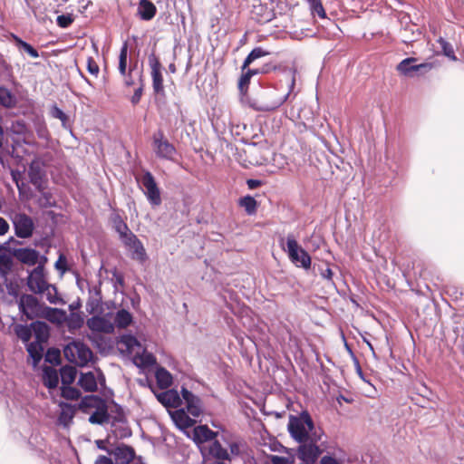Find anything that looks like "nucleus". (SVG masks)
Segmentation results:
<instances>
[{
    "label": "nucleus",
    "mask_w": 464,
    "mask_h": 464,
    "mask_svg": "<svg viewBox=\"0 0 464 464\" xmlns=\"http://www.w3.org/2000/svg\"><path fill=\"white\" fill-rule=\"evenodd\" d=\"M287 428L291 437L298 443L310 439L311 434L318 430L306 411H302L298 416H290Z\"/></svg>",
    "instance_id": "nucleus-1"
},
{
    "label": "nucleus",
    "mask_w": 464,
    "mask_h": 464,
    "mask_svg": "<svg viewBox=\"0 0 464 464\" xmlns=\"http://www.w3.org/2000/svg\"><path fill=\"white\" fill-rule=\"evenodd\" d=\"M324 430L318 428L317 431L311 434V438L299 442L296 449V456L304 464H315L319 457L323 454L324 449L323 443L319 445Z\"/></svg>",
    "instance_id": "nucleus-2"
},
{
    "label": "nucleus",
    "mask_w": 464,
    "mask_h": 464,
    "mask_svg": "<svg viewBox=\"0 0 464 464\" xmlns=\"http://www.w3.org/2000/svg\"><path fill=\"white\" fill-rule=\"evenodd\" d=\"M279 244L282 249L287 253L290 261L297 267L305 270L311 267V256L299 245L294 234H288L286 238L280 237Z\"/></svg>",
    "instance_id": "nucleus-3"
},
{
    "label": "nucleus",
    "mask_w": 464,
    "mask_h": 464,
    "mask_svg": "<svg viewBox=\"0 0 464 464\" xmlns=\"http://www.w3.org/2000/svg\"><path fill=\"white\" fill-rule=\"evenodd\" d=\"M14 235L18 238L26 239L33 236L35 225L33 218L25 213L16 212L11 217Z\"/></svg>",
    "instance_id": "nucleus-4"
},
{
    "label": "nucleus",
    "mask_w": 464,
    "mask_h": 464,
    "mask_svg": "<svg viewBox=\"0 0 464 464\" xmlns=\"http://www.w3.org/2000/svg\"><path fill=\"white\" fill-rule=\"evenodd\" d=\"M153 150L160 159L172 160L177 153L176 148L164 136L161 130L153 134Z\"/></svg>",
    "instance_id": "nucleus-5"
},
{
    "label": "nucleus",
    "mask_w": 464,
    "mask_h": 464,
    "mask_svg": "<svg viewBox=\"0 0 464 464\" xmlns=\"http://www.w3.org/2000/svg\"><path fill=\"white\" fill-rule=\"evenodd\" d=\"M139 181H140L144 188L143 192L149 203L152 207L160 206L161 204L160 190L153 175L150 171H145Z\"/></svg>",
    "instance_id": "nucleus-6"
},
{
    "label": "nucleus",
    "mask_w": 464,
    "mask_h": 464,
    "mask_svg": "<svg viewBox=\"0 0 464 464\" xmlns=\"http://www.w3.org/2000/svg\"><path fill=\"white\" fill-rule=\"evenodd\" d=\"M149 65L150 67V75L152 79L153 92L157 95L164 96L165 90L163 85L162 65L160 59L154 53L148 57Z\"/></svg>",
    "instance_id": "nucleus-7"
},
{
    "label": "nucleus",
    "mask_w": 464,
    "mask_h": 464,
    "mask_svg": "<svg viewBox=\"0 0 464 464\" xmlns=\"http://www.w3.org/2000/svg\"><path fill=\"white\" fill-rule=\"evenodd\" d=\"M123 245L131 251V258L137 260L140 263H143L147 259L146 250L141 243V241L137 237L135 234L127 233V235L123 236V238L121 239Z\"/></svg>",
    "instance_id": "nucleus-8"
},
{
    "label": "nucleus",
    "mask_w": 464,
    "mask_h": 464,
    "mask_svg": "<svg viewBox=\"0 0 464 464\" xmlns=\"http://www.w3.org/2000/svg\"><path fill=\"white\" fill-rule=\"evenodd\" d=\"M108 454L113 457L115 464H130L135 459V450L124 443L111 444Z\"/></svg>",
    "instance_id": "nucleus-9"
},
{
    "label": "nucleus",
    "mask_w": 464,
    "mask_h": 464,
    "mask_svg": "<svg viewBox=\"0 0 464 464\" xmlns=\"http://www.w3.org/2000/svg\"><path fill=\"white\" fill-rule=\"evenodd\" d=\"M44 263H40L28 276L27 286L31 292L44 294L46 290L49 283L44 278Z\"/></svg>",
    "instance_id": "nucleus-10"
},
{
    "label": "nucleus",
    "mask_w": 464,
    "mask_h": 464,
    "mask_svg": "<svg viewBox=\"0 0 464 464\" xmlns=\"http://www.w3.org/2000/svg\"><path fill=\"white\" fill-rule=\"evenodd\" d=\"M295 71L291 73V80L289 84L288 92L281 97L276 98L269 102H260L253 104V107L257 111H272L276 109L279 108L282 104H284L287 99L290 97L291 93L295 92Z\"/></svg>",
    "instance_id": "nucleus-11"
},
{
    "label": "nucleus",
    "mask_w": 464,
    "mask_h": 464,
    "mask_svg": "<svg viewBox=\"0 0 464 464\" xmlns=\"http://www.w3.org/2000/svg\"><path fill=\"white\" fill-rule=\"evenodd\" d=\"M20 312L32 320L39 309V302L33 295L24 294L18 301Z\"/></svg>",
    "instance_id": "nucleus-12"
},
{
    "label": "nucleus",
    "mask_w": 464,
    "mask_h": 464,
    "mask_svg": "<svg viewBox=\"0 0 464 464\" xmlns=\"http://www.w3.org/2000/svg\"><path fill=\"white\" fill-rule=\"evenodd\" d=\"M11 255L19 262L27 266H34L38 263L40 257V253L37 250L29 247L13 248Z\"/></svg>",
    "instance_id": "nucleus-13"
},
{
    "label": "nucleus",
    "mask_w": 464,
    "mask_h": 464,
    "mask_svg": "<svg viewBox=\"0 0 464 464\" xmlns=\"http://www.w3.org/2000/svg\"><path fill=\"white\" fill-rule=\"evenodd\" d=\"M181 395L186 402L187 411L193 417H199L202 413L201 401L187 388H181Z\"/></svg>",
    "instance_id": "nucleus-14"
},
{
    "label": "nucleus",
    "mask_w": 464,
    "mask_h": 464,
    "mask_svg": "<svg viewBox=\"0 0 464 464\" xmlns=\"http://www.w3.org/2000/svg\"><path fill=\"white\" fill-rule=\"evenodd\" d=\"M86 324L92 332L111 334L114 331V324L103 316L94 315L87 320Z\"/></svg>",
    "instance_id": "nucleus-15"
},
{
    "label": "nucleus",
    "mask_w": 464,
    "mask_h": 464,
    "mask_svg": "<svg viewBox=\"0 0 464 464\" xmlns=\"http://www.w3.org/2000/svg\"><path fill=\"white\" fill-rule=\"evenodd\" d=\"M28 176L30 182L38 191L44 189L45 172L38 162H32L29 166Z\"/></svg>",
    "instance_id": "nucleus-16"
},
{
    "label": "nucleus",
    "mask_w": 464,
    "mask_h": 464,
    "mask_svg": "<svg viewBox=\"0 0 464 464\" xmlns=\"http://www.w3.org/2000/svg\"><path fill=\"white\" fill-rule=\"evenodd\" d=\"M158 401L166 407L177 408L181 405V399L175 390H168L157 395Z\"/></svg>",
    "instance_id": "nucleus-17"
},
{
    "label": "nucleus",
    "mask_w": 464,
    "mask_h": 464,
    "mask_svg": "<svg viewBox=\"0 0 464 464\" xmlns=\"http://www.w3.org/2000/svg\"><path fill=\"white\" fill-rule=\"evenodd\" d=\"M73 346L76 351L77 362L84 365L92 359V352L87 344L81 341H73Z\"/></svg>",
    "instance_id": "nucleus-18"
},
{
    "label": "nucleus",
    "mask_w": 464,
    "mask_h": 464,
    "mask_svg": "<svg viewBox=\"0 0 464 464\" xmlns=\"http://www.w3.org/2000/svg\"><path fill=\"white\" fill-rule=\"evenodd\" d=\"M218 433L210 430L207 425H199L194 429V440L198 442H212Z\"/></svg>",
    "instance_id": "nucleus-19"
},
{
    "label": "nucleus",
    "mask_w": 464,
    "mask_h": 464,
    "mask_svg": "<svg viewBox=\"0 0 464 464\" xmlns=\"http://www.w3.org/2000/svg\"><path fill=\"white\" fill-rule=\"evenodd\" d=\"M157 12L155 5L150 0H140L138 6V14L144 21L151 20Z\"/></svg>",
    "instance_id": "nucleus-20"
},
{
    "label": "nucleus",
    "mask_w": 464,
    "mask_h": 464,
    "mask_svg": "<svg viewBox=\"0 0 464 464\" xmlns=\"http://www.w3.org/2000/svg\"><path fill=\"white\" fill-rule=\"evenodd\" d=\"M60 408L59 421L63 426H69L76 413V407L67 402H61Z\"/></svg>",
    "instance_id": "nucleus-21"
},
{
    "label": "nucleus",
    "mask_w": 464,
    "mask_h": 464,
    "mask_svg": "<svg viewBox=\"0 0 464 464\" xmlns=\"http://www.w3.org/2000/svg\"><path fill=\"white\" fill-rule=\"evenodd\" d=\"M208 452L209 454L215 458L216 459H218L217 461H219V460H229L230 461V454L228 453L227 450L223 448L221 443L215 440H213L209 447H208Z\"/></svg>",
    "instance_id": "nucleus-22"
},
{
    "label": "nucleus",
    "mask_w": 464,
    "mask_h": 464,
    "mask_svg": "<svg viewBox=\"0 0 464 464\" xmlns=\"http://www.w3.org/2000/svg\"><path fill=\"white\" fill-rule=\"evenodd\" d=\"M110 420V415L108 413L107 405L104 402H102V405H100L95 411L91 414L89 417V421L92 424H103L105 422H108Z\"/></svg>",
    "instance_id": "nucleus-23"
},
{
    "label": "nucleus",
    "mask_w": 464,
    "mask_h": 464,
    "mask_svg": "<svg viewBox=\"0 0 464 464\" xmlns=\"http://www.w3.org/2000/svg\"><path fill=\"white\" fill-rule=\"evenodd\" d=\"M11 37L19 52L25 53L32 58H38L40 56L38 51L30 44L14 34H11Z\"/></svg>",
    "instance_id": "nucleus-24"
},
{
    "label": "nucleus",
    "mask_w": 464,
    "mask_h": 464,
    "mask_svg": "<svg viewBox=\"0 0 464 464\" xmlns=\"http://www.w3.org/2000/svg\"><path fill=\"white\" fill-rule=\"evenodd\" d=\"M133 322L132 314L126 309L119 310L114 315V327L119 329H125L130 326Z\"/></svg>",
    "instance_id": "nucleus-25"
},
{
    "label": "nucleus",
    "mask_w": 464,
    "mask_h": 464,
    "mask_svg": "<svg viewBox=\"0 0 464 464\" xmlns=\"http://www.w3.org/2000/svg\"><path fill=\"white\" fill-rule=\"evenodd\" d=\"M416 61L417 59L414 57L405 58L397 65L396 69L401 74L412 77L415 75L417 69L415 64Z\"/></svg>",
    "instance_id": "nucleus-26"
},
{
    "label": "nucleus",
    "mask_w": 464,
    "mask_h": 464,
    "mask_svg": "<svg viewBox=\"0 0 464 464\" xmlns=\"http://www.w3.org/2000/svg\"><path fill=\"white\" fill-rule=\"evenodd\" d=\"M78 385L85 392H95L97 390V382L93 372H89L81 373L78 380Z\"/></svg>",
    "instance_id": "nucleus-27"
},
{
    "label": "nucleus",
    "mask_w": 464,
    "mask_h": 464,
    "mask_svg": "<svg viewBox=\"0 0 464 464\" xmlns=\"http://www.w3.org/2000/svg\"><path fill=\"white\" fill-rule=\"evenodd\" d=\"M105 401L99 396L96 395H86L82 398L78 409L82 411H87L89 409H97L100 405H102V402Z\"/></svg>",
    "instance_id": "nucleus-28"
},
{
    "label": "nucleus",
    "mask_w": 464,
    "mask_h": 464,
    "mask_svg": "<svg viewBox=\"0 0 464 464\" xmlns=\"http://www.w3.org/2000/svg\"><path fill=\"white\" fill-rule=\"evenodd\" d=\"M32 332L38 342H45L49 338V326L42 321H35L31 324Z\"/></svg>",
    "instance_id": "nucleus-29"
},
{
    "label": "nucleus",
    "mask_w": 464,
    "mask_h": 464,
    "mask_svg": "<svg viewBox=\"0 0 464 464\" xmlns=\"http://www.w3.org/2000/svg\"><path fill=\"white\" fill-rule=\"evenodd\" d=\"M90 297L86 304V309L89 314L95 313L101 306L102 304V293L101 289L94 287L93 290H90Z\"/></svg>",
    "instance_id": "nucleus-30"
},
{
    "label": "nucleus",
    "mask_w": 464,
    "mask_h": 464,
    "mask_svg": "<svg viewBox=\"0 0 464 464\" xmlns=\"http://www.w3.org/2000/svg\"><path fill=\"white\" fill-rule=\"evenodd\" d=\"M43 382L48 389H54L59 383V376L52 367H45L43 372Z\"/></svg>",
    "instance_id": "nucleus-31"
},
{
    "label": "nucleus",
    "mask_w": 464,
    "mask_h": 464,
    "mask_svg": "<svg viewBox=\"0 0 464 464\" xmlns=\"http://www.w3.org/2000/svg\"><path fill=\"white\" fill-rule=\"evenodd\" d=\"M155 377L160 389H167L172 384V375L163 367L157 368Z\"/></svg>",
    "instance_id": "nucleus-32"
},
{
    "label": "nucleus",
    "mask_w": 464,
    "mask_h": 464,
    "mask_svg": "<svg viewBox=\"0 0 464 464\" xmlns=\"http://www.w3.org/2000/svg\"><path fill=\"white\" fill-rule=\"evenodd\" d=\"M61 381L63 386L71 385L76 378L77 371L72 366H63L61 368Z\"/></svg>",
    "instance_id": "nucleus-33"
},
{
    "label": "nucleus",
    "mask_w": 464,
    "mask_h": 464,
    "mask_svg": "<svg viewBox=\"0 0 464 464\" xmlns=\"http://www.w3.org/2000/svg\"><path fill=\"white\" fill-rule=\"evenodd\" d=\"M65 316L66 313L62 309L53 307L45 308V318L52 323L60 324L65 319Z\"/></svg>",
    "instance_id": "nucleus-34"
},
{
    "label": "nucleus",
    "mask_w": 464,
    "mask_h": 464,
    "mask_svg": "<svg viewBox=\"0 0 464 464\" xmlns=\"http://www.w3.org/2000/svg\"><path fill=\"white\" fill-rule=\"evenodd\" d=\"M268 54V52H266L262 47L254 48L245 59L241 71L246 70L255 60L264 57Z\"/></svg>",
    "instance_id": "nucleus-35"
},
{
    "label": "nucleus",
    "mask_w": 464,
    "mask_h": 464,
    "mask_svg": "<svg viewBox=\"0 0 464 464\" xmlns=\"http://www.w3.org/2000/svg\"><path fill=\"white\" fill-rule=\"evenodd\" d=\"M15 103V96L8 89L0 87V105L5 108H12Z\"/></svg>",
    "instance_id": "nucleus-36"
},
{
    "label": "nucleus",
    "mask_w": 464,
    "mask_h": 464,
    "mask_svg": "<svg viewBox=\"0 0 464 464\" xmlns=\"http://www.w3.org/2000/svg\"><path fill=\"white\" fill-rule=\"evenodd\" d=\"M27 352L33 360V365L36 366L43 358V348L38 343H30L27 345Z\"/></svg>",
    "instance_id": "nucleus-37"
},
{
    "label": "nucleus",
    "mask_w": 464,
    "mask_h": 464,
    "mask_svg": "<svg viewBox=\"0 0 464 464\" xmlns=\"http://www.w3.org/2000/svg\"><path fill=\"white\" fill-rule=\"evenodd\" d=\"M239 206L244 208L248 215H253L256 211L257 202L253 197L247 195L240 198Z\"/></svg>",
    "instance_id": "nucleus-38"
},
{
    "label": "nucleus",
    "mask_w": 464,
    "mask_h": 464,
    "mask_svg": "<svg viewBox=\"0 0 464 464\" xmlns=\"http://www.w3.org/2000/svg\"><path fill=\"white\" fill-rule=\"evenodd\" d=\"M14 333L16 336L23 342V343H28L32 338V326L30 325H24V324H17L14 327Z\"/></svg>",
    "instance_id": "nucleus-39"
},
{
    "label": "nucleus",
    "mask_w": 464,
    "mask_h": 464,
    "mask_svg": "<svg viewBox=\"0 0 464 464\" xmlns=\"http://www.w3.org/2000/svg\"><path fill=\"white\" fill-rule=\"evenodd\" d=\"M112 223L115 230L118 232L120 236V239L123 238L124 235H127V233H131V231L129 229L127 224L123 221L121 217L118 214L114 215L112 217Z\"/></svg>",
    "instance_id": "nucleus-40"
},
{
    "label": "nucleus",
    "mask_w": 464,
    "mask_h": 464,
    "mask_svg": "<svg viewBox=\"0 0 464 464\" xmlns=\"http://www.w3.org/2000/svg\"><path fill=\"white\" fill-rule=\"evenodd\" d=\"M44 294L45 295L46 299L50 304H57L64 303L63 300L59 297L57 288L53 285L48 284Z\"/></svg>",
    "instance_id": "nucleus-41"
},
{
    "label": "nucleus",
    "mask_w": 464,
    "mask_h": 464,
    "mask_svg": "<svg viewBox=\"0 0 464 464\" xmlns=\"http://www.w3.org/2000/svg\"><path fill=\"white\" fill-rule=\"evenodd\" d=\"M128 60V44L124 43L121 48L119 56V72L122 76L126 75Z\"/></svg>",
    "instance_id": "nucleus-42"
},
{
    "label": "nucleus",
    "mask_w": 464,
    "mask_h": 464,
    "mask_svg": "<svg viewBox=\"0 0 464 464\" xmlns=\"http://www.w3.org/2000/svg\"><path fill=\"white\" fill-rule=\"evenodd\" d=\"M13 267L12 258L6 255H0V276L6 277Z\"/></svg>",
    "instance_id": "nucleus-43"
},
{
    "label": "nucleus",
    "mask_w": 464,
    "mask_h": 464,
    "mask_svg": "<svg viewBox=\"0 0 464 464\" xmlns=\"http://www.w3.org/2000/svg\"><path fill=\"white\" fill-rule=\"evenodd\" d=\"M81 392L71 385L62 386L61 395L66 400H77L81 397Z\"/></svg>",
    "instance_id": "nucleus-44"
},
{
    "label": "nucleus",
    "mask_w": 464,
    "mask_h": 464,
    "mask_svg": "<svg viewBox=\"0 0 464 464\" xmlns=\"http://www.w3.org/2000/svg\"><path fill=\"white\" fill-rule=\"evenodd\" d=\"M45 361L51 364L58 365L61 363V353L56 348H49L45 353Z\"/></svg>",
    "instance_id": "nucleus-45"
},
{
    "label": "nucleus",
    "mask_w": 464,
    "mask_h": 464,
    "mask_svg": "<svg viewBox=\"0 0 464 464\" xmlns=\"http://www.w3.org/2000/svg\"><path fill=\"white\" fill-rule=\"evenodd\" d=\"M50 114L53 118L59 119L62 121L63 128H68V116L56 105H53L51 109Z\"/></svg>",
    "instance_id": "nucleus-46"
},
{
    "label": "nucleus",
    "mask_w": 464,
    "mask_h": 464,
    "mask_svg": "<svg viewBox=\"0 0 464 464\" xmlns=\"http://www.w3.org/2000/svg\"><path fill=\"white\" fill-rule=\"evenodd\" d=\"M251 78L246 74V72L242 71V74L238 80V90L241 94H245L248 89V85L250 82Z\"/></svg>",
    "instance_id": "nucleus-47"
},
{
    "label": "nucleus",
    "mask_w": 464,
    "mask_h": 464,
    "mask_svg": "<svg viewBox=\"0 0 464 464\" xmlns=\"http://www.w3.org/2000/svg\"><path fill=\"white\" fill-rule=\"evenodd\" d=\"M310 8L313 15L317 14L320 18H325V11L323 7L321 0L314 1L310 4Z\"/></svg>",
    "instance_id": "nucleus-48"
},
{
    "label": "nucleus",
    "mask_w": 464,
    "mask_h": 464,
    "mask_svg": "<svg viewBox=\"0 0 464 464\" xmlns=\"http://www.w3.org/2000/svg\"><path fill=\"white\" fill-rule=\"evenodd\" d=\"M56 23L61 28H67L73 23V17L72 14H61L56 18Z\"/></svg>",
    "instance_id": "nucleus-49"
},
{
    "label": "nucleus",
    "mask_w": 464,
    "mask_h": 464,
    "mask_svg": "<svg viewBox=\"0 0 464 464\" xmlns=\"http://www.w3.org/2000/svg\"><path fill=\"white\" fill-rule=\"evenodd\" d=\"M82 324H83V319L80 314H71V317H70V320L68 323L69 328L79 329L82 326Z\"/></svg>",
    "instance_id": "nucleus-50"
},
{
    "label": "nucleus",
    "mask_w": 464,
    "mask_h": 464,
    "mask_svg": "<svg viewBox=\"0 0 464 464\" xmlns=\"http://www.w3.org/2000/svg\"><path fill=\"white\" fill-rule=\"evenodd\" d=\"M64 356L71 362H77L76 351L73 346V341L68 343L63 349Z\"/></svg>",
    "instance_id": "nucleus-51"
},
{
    "label": "nucleus",
    "mask_w": 464,
    "mask_h": 464,
    "mask_svg": "<svg viewBox=\"0 0 464 464\" xmlns=\"http://www.w3.org/2000/svg\"><path fill=\"white\" fill-rule=\"evenodd\" d=\"M140 86L135 90L133 95L130 98V102L133 105H136L140 102L142 93H143V82H142V75H140Z\"/></svg>",
    "instance_id": "nucleus-52"
},
{
    "label": "nucleus",
    "mask_w": 464,
    "mask_h": 464,
    "mask_svg": "<svg viewBox=\"0 0 464 464\" xmlns=\"http://www.w3.org/2000/svg\"><path fill=\"white\" fill-rule=\"evenodd\" d=\"M112 282L115 289H118V286H124V276L121 273H119L117 269L112 271Z\"/></svg>",
    "instance_id": "nucleus-53"
},
{
    "label": "nucleus",
    "mask_w": 464,
    "mask_h": 464,
    "mask_svg": "<svg viewBox=\"0 0 464 464\" xmlns=\"http://www.w3.org/2000/svg\"><path fill=\"white\" fill-rule=\"evenodd\" d=\"M87 70L91 74L95 76H97L99 73V65L96 63L92 57H88L87 59Z\"/></svg>",
    "instance_id": "nucleus-54"
},
{
    "label": "nucleus",
    "mask_w": 464,
    "mask_h": 464,
    "mask_svg": "<svg viewBox=\"0 0 464 464\" xmlns=\"http://www.w3.org/2000/svg\"><path fill=\"white\" fill-rule=\"evenodd\" d=\"M416 67H417V69L415 72V75H422L431 70L432 64L430 63H423L416 64Z\"/></svg>",
    "instance_id": "nucleus-55"
},
{
    "label": "nucleus",
    "mask_w": 464,
    "mask_h": 464,
    "mask_svg": "<svg viewBox=\"0 0 464 464\" xmlns=\"http://www.w3.org/2000/svg\"><path fill=\"white\" fill-rule=\"evenodd\" d=\"M270 460L272 464H293V460L286 457H281L277 455H271Z\"/></svg>",
    "instance_id": "nucleus-56"
},
{
    "label": "nucleus",
    "mask_w": 464,
    "mask_h": 464,
    "mask_svg": "<svg viewBox=\"0 0 464 464\" xmlns=\"http://www.w3.org/2000/svg\"><path fill=\"white\" fill-rule=\"evenodd\" d=\"M66 265V257L63 255H60L58 260L55 262L54 266L58 271L64 273L67 270Z\"/></svg>",
    "instance_id": "nucleus-57"
},
{
    "label": "nucleus",
    "mask_w": 464,
    "mask_h": 464,
    "mask_svg": "<svg viewBox=\"0 0 464 464\" xmlns=\"http://www.w3.org/2000/svg\"><path fill=\"white\" fill-rule=\"evenodd\" d=\"M440 44L445 55L449 57L452 56L455 59V57L453 56L454 52L452 46L442 39L440 40Z\"/></svg>",
    "instance_id": "nucleus-58"
},
{
    "label": "nucleus",
    "mask_w": 464,
    "mask_h": 464,
    "mask_svg": "<svg viewBox=\"0 0 464 464\" xmlns=\"http://www.w3.org/2000/svg\"><path fill=\"white\" fill-rule=\"evenodd\" d=\"M115 436L120 438H127L131 435V431L127 427H121L119 430H114Z\"/></svg>",
    "instance_id": "nucleus-59"
},
{
    "label": "nucleus",
    "mask_w": 464,
    "mask_h": 464,
    "mask_svg": "<svg viewBox=\"0 0 464 464\" xmlns=\"http://www.w3.org/2000/svg\"><path fill=\"white\" fill-rule=\"evenodd\" d=\"M245 72H246V74H248V76L250 78H252L254 75H256V74H259V73H266L268 72V69L266 68H259V69H250V68H246L245 70Z\"/></svg>",
    "instance_id": "nucleus-60"
},
{
    "label": "nucleus",
    "mask_w": 464,
    "mask_h": 464,
    "mask_svg": "<svg viewBox=\"0 0 464 464\" xmlns=\"http://www.w3.org/2000/svg\"><path fill=\"white\" fill-rule=\"evenodd\" d=\"M11 70V65L6 63L2 55H0V74L9 72Z\"/></svg>",
    "instance_id": "nucleus-61"
},
{
    "label": "nucleus",
    "mask_w": 464,
    "mask_h": 464,
    "mask_svg": "<svg viewBox=\"0 0 464 464\" xmlns=\"http://www.w3.org/2000/svg\"><path fill=\"white\" fill-rule=\"evenodd\" d=\"M8 222L2 217H0V236L5 235L9 230Z\"/></svg>",
    "instance_id": "nucleus-62"
},
{
    "label": "nucleus",
    "mask_w": 464,
    "mask_h": 464,
    "mask_svg": "<svg viewBox=\"0 0 464 464\" xmlns=\"http://www.w3.org/2000/svg\"><path fill=\"white\" fill-rule=\"evenodd\" d=\"M95 464H114L112 459L110 457L100 455L96 460Z\"/></svg>",
    "instance_id": "nucleus-63"
},
{
    "label": "nucleus",
    "mask_w": 464,
    "mask_h": 464,
    "mask_svg": "<svg viewBox=\"0 0 464 464\" xmlns=\"http://www.w3.org/2000/svg\"><path fill=\"white\" fill-rule=\"evenodd\" d=\"M320 464H341V463L334 457L324 456L320 460Z\"/></svg>",
    "instance_id": "nucleus-64"
}]
</instances>
